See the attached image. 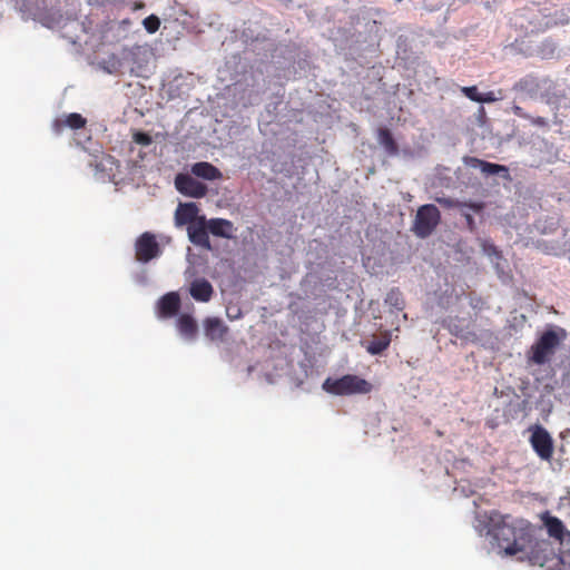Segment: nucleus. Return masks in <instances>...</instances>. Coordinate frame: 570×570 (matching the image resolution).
Here are the masks:
<instances>
[{
	"label": "nucleus",
	"mask_w": 570,
	"mask_h": 570,
	"mask_svg": "<svg viewBox=\"0 0 570 570\" xmlns=\"http://www.w3.org/2000/svg\"><path fill=\"white\" fill-rule=\"evenodd\" d=\"M136 259L148 263L161 254L156 236L149 232L142 233L135 243Z\"/></svg>",
	"instance_id": "nucleus-8"
},
{
	"label": "nucleus",
	"mask_w": 570,
	"mask_h": 570,
	"mask_svg": "<svg viewBox=\"0 0 570 570\" xmlns=\"http://www.w3.org/2000/svg\"><path fill=\"white\" fill-rule=\"evenodd\" d=\"M175 186L180 194L193 198H202L207 194V186L187 174H178Z\"/></svg>",
	"instance_id": "nucleus-9"
},
{
	"label": "nucleus",
	"mask_w": 570,
	"mask_h": 570,
	"mask_svg": "<svg viewBox=\"0 0 570 570\" xmlns=\"http://www.w3.org/2000/svg\"><path fill=\"white\" fill-rule=\"evenodd\" d=\"M142 24L147 32L155 33L160 27V20L157 16L150 14L144 19Z\"/></svg>",
	"instance_id": "nucleus-23"
},
{
	"label": "nucleus",
	"mask_w": 570,
	"mask_h": 570,
	"mask_svg": "<svg viewBox=\"0 0 570 570\" xmlns=\"http://www.w3.org/2000/svg\"><path fill=\"white\" fill-rule=\"evenodd\" d=\"M513 89L515 91L533 96L537 95L541 89V83L538 77L533 75H527L518 82H515Z\"/></svg>",
	"instance_id": "nucleus-16"
},
{
	"label": "nucleus",
	"mask_w": 570,
	"mask_h": 570,
	"mask_svg": "<svg viewBox=\"0 0 570 570\" xmlns=\"http://www.w3.org/2000/svg\"><path fill=\"white\" fill-rule=\"evenodd\" d=\"M567 332L562 327L547 330L530 348V360L537 365L548 363L560 344L566 340Z\"/></svg>",
	"instance_id": "nucleus-4"
},
{
	"label": "nucleus",
	"mask_w": 570,
	"mask_h": 570,
	"mask_svg": "<svg viewBox=\"0 0 570 570\" xmlns=\"http://www.w3.org/2000/svg\"><path fill=\"white\" fill-rule=\"evenodd\" d=\"M204 330L210 341H223L228 333V327L218 317H207L204 321Z\"/></svg>",
	"instance_id": "nucleus-14"
},
{
	"label": "nucleus",
	"mask_w": 570,
	"mask_h": 570,
	"mask_svg": "<svg viewBox=\"0 0 570 570\" xmlns=\"http://www.w3.org/2000/svg\"><path fill=\"white\" fill-rule=\"evenodd\" d=\"M535 10L534 9H527L524 12V17L531 16Z\"/></svg>",
	"instance_id": "nucleus-35"
},
{
	"label": "nucleus",
	"mask_w": 570,
	"mask_h": 570,
	"mask_svg": "<svg viewBox=\"0 0 570 570\" xmlns=\"http://www.w3.org/2000/svg\"><path fill=\"white\" fill-rule=\"evenodd\" d=\"M529 22H530V24H532V27H533V28L531 29L532 31H533V30H541L542 28H549V27H551V26H553V24H556V23H557V22H552L550 19H548V20H547V21H544L543 23H541L540 21L534 22V21H532V20H530Z\"/></svg>",
	"instance_id": "nucleus-27"
},
{
	"label": "nucleus",
	"mask_w": 570,
	"mask_h": 570,
	"mask_svg": "<svg viewBox=\"0 0 570 570\" xmlns=\"http://www.w3.org/2000/svg\"><path fill=\"white\" fill-rule=\"evenodd\" d=\"M436 200L440 205H442L446 208H453V207H456L460 209L469 208L475 213H480L484 208L483 203H476V202H460V200H454L452 198H438Z\"/></svg>",
	"instance_id": "nucleus-19"
},
{
	"label": "nucleus",
	"mask_w": 570,
	"mask_h": 570,
	"mask_svg": "<svg viewBox=\"0 0 570 570\" xmlns=\"http://www.w3.org/2000/svg\"><path fill=\"white\" fill-rule=\"evenodd\" d=\"M462 215L464 216L465 218V222H466V226L472 232L474 230L475 228V222H474V218L471 214L469 213H465V212H462Z\"/></svg>",
	"instance_id": "nucleus-30"
},
{
	"label": "nucleus",
	"mask_w": 570,
	"mask_h": 570,
	"mask_svg": "<svg viewBox=\"0 0 570 570\" xmlns=\"http://www.w3.org/2000/svg\"><path fill=\"white\" fill-rule=\"evenodd\" d=\"M199 208L195 203H181L175 212V224L177 226L187 225V234L190 243L206 250H212L213 246L209 234L216 237L232 239L234 238L235 227L233 222L225 218H210L198 215Z\"/></svg>",
	"instance_id": "nucleus-1"
},
{
	"label": "nucleus",
	"mask_w": 570,
	"mask_h": 570,
	"mask_svg": "<svg viewBox=\"0 0 570 570\" xmlns=\"http://www.w3.org/2000/svg\"><path fill=\"white\" fill-rule=\"evenodd\" d=\"M517 559L527 561L531 566H538L543 570H556L562 562L552 543L548 540H537L533 532L530 535L528 548L524 552H519Z\"/></svg>",
	"instance_id": "nucleus-3"
},
{
	"label": "nucleus",
	"mask_w": 570,
	"mask_h": 570,
	"mask_svg": "<svg viewBox=\"0 0 570 570\" xmlns=\"http://www.w3.org/2000/svg\"><path fill=\"white\" fill-rule=\"evenodd\" d=\"M531 430L530 444L537 455L544 461L553 455V440L550 433L541 425H534Z\"/></svg>",
	"instance_id": "nucleus-7"
},
{
	"label": "nucleus",
	"mask_w": 570,
	"mask_h": 570,
	"mask_svg": "<svg viewBox=\"0 0 570 570\" xmlns=\"http://www.w3.org/2000/svg\"><path fill=\"white\" fill-rule=\"evenodd\" d=\"M132 139L136 144L141 146H149L153 142L151 136L144 131H136L132 135Z\"/></svg>",
	"instance_id": "nucleus-25"
},
{
	"label": "nucleus",
	"mask_w": 570,
	"mask_h": 570,
	"mask_svg": "<svg viewBox=\"0 0 570 570\" xmlns=\"http://www.w3.org/2000/svg\"><path fill=\"white\" fill-rule=\"evenodd\" d=\"M189 294L195 301L207 303L213 297L214 288L206 278H196L190 284Z\"/></svg>",
	"instance_id": "nucleus-12"
},
{
	"label": "nucleus",
	"mask_w": 570,
	"mask_h": 570,
	"mask_svg": "<svg viewBox=\"0 0 570 570\" xmlns=\"http://www.w3.org/2000/svg\"><path fill=\"white\" fill-rule=\"evenodd\" d=\"M323 390L334 395L366 394L372 391V384L357 375L346 374L340 379H326Z\"/></svg>",
	"instance_id": "nucleus-5"
},
{
	"label": "nucleus",
	"mask_w": 570,
	"mask_h": 570,
	"mask_svg": "<svg viewBox=\"0 0 570 570\" xmlns=\"http://www.w3.org/2000/svg\"><path fill=\"white\" fill-rule=\"evenodd\" d=\"M546 527L550 535L558 539L562 538L564 525L561 520L556 517H548L546 520Z\"/></svg>",
	"instance_id": "nucleus-22"
},
{
	"label": "nucleus",
	"mask_w": 570,
	"mask_h": 570,
	"mask_svg": "<svg viewBox=\"0 0 570 570\" xmlns=\"http://www.w3.org/2000/svg\"><path fill=\"white\" fill-rule=\"evenodd\" d=\"M471 167H479L485 175H497L501 171H508V168L503 165L492 164L475 157H470L465 161Z\"/></svg>",
	"instance_id": "nucleus-18"
},
{
	"label": "nucleus",
	"mask_w": 570,
	"mask_h": 570,
	"mask_svg": "<svg viewBox=\"0 0 570 570\" xmlns=\"http://www.w3.org/2000/svg\"><path fill=\"white\" fill-rule=\"evenodd\" d=\"M461 91L470 100L479 102V97H481V94L479 92L476 86L462 87Z\"/></svg>",
	"instance_id": "nucleus-26"
},
{
	"label": "nucleus",
	"mask_w": 570,
	"mask_h": 570,
	"mask_svg": "<svg viewBox=\"0 0 570 570\" xmlns=\"http://www.w3.org/2000/svg\"><path fill=\"white\" fill-rule=\"evenodd\" d=\"M484 249H485L489 254H490V253H495V254L498 253L497 247H495L494 245H489V246L484 245Z\"/></svg>",
	"instance_id": "nucleus-33"
},
{
	"label": "nucleus",
	"mask_w": 570,
	"mask_h": 570,
	"mask_svg": "<svg viewBox=\"0 0 570 570\" xmlns=\"http://www.w3.org/2000/svg\"><path fill=\"white\" fill-rule=\"evenodd\" d=\"M443 326L448 328L451 335L471 343L478 341V335L470 328V325L464 324V320L459 317H449L443 321Z\"/></svg>",
	"instance_id": "nucleus-10"
},
{
	"label": "nucleus",
	"mask_w": 570,
	"mask_h": 570,
	"mask_svg": "<svg viewBox=\"0 0 570 570\" xmlns=\"http://www.w3.org/2000/svg\"><path fill=\"white\" fill-rule=\"evenodd\" d=\"M498 100V97L493 91H488L485 94H481L479 97V102H494Z\"/></svg>",
	"instance_id": "nucleus-28"
},
{
	"label": "nucleus",
	"mask_w": 570,
	"mask_h": 570,
	"mask_svg": "<svg viewBox=\"0 0 570 570\" xmlns=\"http://www.w3.org/2000/svg\"><path fill=\"white\" fill-rule=\"evenodd\" d=\"M532 122L535 124V125H539V126H546L547 125V120L543 117H538V118L533 119Z\"/></svg>",
	"instance_id": "nucleus-32"
},
{
	"label": "nucleus",
	"mask_w": 570,
	"mask_h": 570,
	"mask_svg": "<svg viewBox=\"0 0 570 570\" xmlns=\"http://www.w3.org/2000/svg\"><path fill=\"white\" fill-rule=\"evenodd\" d=\"M177 327L179 333L186 338H194L197 334L198 326L193 316L183 314L177 320Z\"/></svg>",
	"instance_id": "nucleus-17"
},
{
	"label": "nucleus",
	"mask_w": 570,
	"mask_h": 570,
	"mask_svg": "<svg viewBox=\"0 0 570 570\" xmlns=\"http://www.w3.org/2000/svg\"><path fill=\"white\" fill-rule=\"evenodd\" d=\"M226 314L230 321L238 320L242 317V311L238 307H236L233 312H232L230 307H228L226 311Z\"/></svg>",
	"instance_id": "nucleus-29"
},
{
	"label": "nucleus",
	"mask_w": 570,
	"mask_h": 570,
	"mask_svg": "<svg viewBox=\"0 0 570 570\" xmlns=\"http://www.w3.org/2000/svg\"><path fill=\"white\" fill-rule=\"evenodd\" d=\"M161 317L169 318L175 316L180 308V297L176 292L165 294L158 303Z\"/></svg>",
	"instance_id": "nucleus-13"
},
{
	"label": "nucleus",
	"mask_w": 570,
	"mask_h": 570,
	"mask_svg": "<svg viewBox=\"0 0 570 570\" xmlns=\"http://www.w3.org/2000/svg\"><path fill=\"white\" fill-rule=\"evenodd\" d=\"M512 111L515 116L520 117V118H525L528 119L529 116L523 111V109L520 107V106H513L512 107Z\"/></svg>",
	"instance_id": "nucleus-31"
},
{
	"label": "nucleus",
	"mask_w": 570,
	"mask_h": 570,
	"mask_svg": "<svg viewBox=\"0 0 570 570\" xmlns=\"http://www.w3.org/2000/svg\"><path fill=\"white\" fill-rule=\"evenodd\" d=\"M391 344V334L390 332H384L381 337L372 340L367 346L366 351L371 355H379L384 352Z\"/></svg>",
	"instance_id": "nucleus-20"
},
{
	"label": "nucleus",
	"mask_w": 570,
	"mask_h": 570,
	"mask_svg": "<svg viewBox=\"0 0 570 570\" xmlns=\"http://www.w3.org/2000/svg\"><path fill=\"white\" fill-rule=\"evenodd\" d=\"M87 119L80 114L72 112L63 118H56L51 124V129L56 135H61L66 127L78 130L86 126Z\"/></svg>",
	"instance_id": "nucleus-11"
},
{
	"label": "nucleus",
	"mask_w": 570,
	"mask_h": 570,
	"mask_svg": "<svg viewBox=\"0 0 570 570\" xmlns=\"http://www.w3.org/2000/svg\"><path fill=\"white\" fill-rule=\"evenodd\" d=\"M190 173L205 180H218L223 177L222 171L215 167L213 164L207 161L195 163L190 167Z\"/></svg>",
	"instance_id": "nucleus-15"
},
{
	"label": "nucleus",
	"mask_w": 570,
	"mask_h": 570,
	"mask_svg": "<svg viewBox=\"0 0 570 570\" xmlns=\"http://www.w3.org/2000/svg\"><path fill=\"white\" fill-rule=\"evenodd\" d=\"M386 302L394 306L396 309L401 311L403 308V301L401 298V293L399 291L392 289L386 297Z\"/></svg>",
	"instance_id": "nucleus-24"
},
{
	"label": "nucleus",
	"mask_w": 570,
	"mask_h": 570,
	"mask_svg": "<svg viewBox=\"0 0 570 570\" xmlns=\"http://www.w3.org/2000/svg\"><path fill=\"white\" fill-rule=\"evenodd\" d=\"M379 142L384 147L387 154L396 155L399 151L397 145L387 128H381L379 130Z\"/></svg>",
	"instance_id": "nucleus-21"
},
{
	"label": "nucleus",
	"mask_w": 570,
	"mask_h": 570,
	"mask_svg": "<svg viewBox=\"0 0 570 570\" xmlns=\"http://www.w3.org/2000/svg\"><path fill=\"white\" fill-rule=\"evenodd\" d=\"M441 222V213L433 204H425L417 208L411 230L419 238H428Z\"/></svg>",
	"instance_id": "nucleus-6"
},
{
	"label": "nucleus",
	"mask_w": 570,
	"mask_h": 570,
	"mask_svg": "<svg viewBox=\"0 0 570 570\" xmlns=\"http://www.w3.org/2000/svg\"><path fill=\"white\" fill-rule=\"evenodd\" d=\"M144 3L142 2H135L134 6H132V10L134 11H137V10H140L144 8Z\"/></svg>",
	"instance_id": "nucleus-34"
},
{
	"label": "nucleus",
	"mask_w": 570,
	"mask_h": 570,
	"mask_svg": "<svg viewBox=\"0 0 570 570\" xmlns=\"http://www.w3.org/2000/svg\"><path fill=\"white\" fill-rule=\"evenodd\" d=\"M532 532V524L524 519L498 511H492L489 515V533L505 556L517 557L519 552H524Z\"/></svg>",
	"instance_id": "nucleus-2"
}]
</instances>
